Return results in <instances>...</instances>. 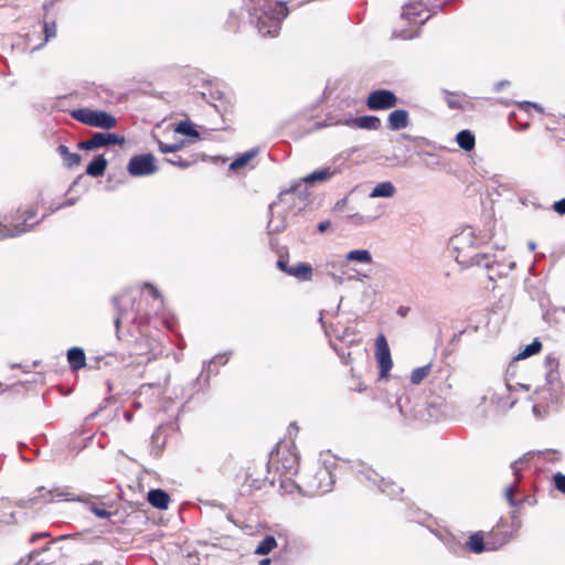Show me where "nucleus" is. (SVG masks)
Returning <instances> with one entry per match:
<instances>
[{
    "mask_svg": "<svg viewBox=\"0 0 565 565\" xmlns=\"http://www.w3.org/2000/svg\"><path fill=\"white\" fill-rule=\"evenodd\" d=\"M456 140L458 146L466 151L472 150L476 145L475 135L470 130L459 131L457 134Z\"/></svg>",
    "mask_w": 565,
    "mask_h": 565,
    "instance_id": "nucleus-28",
    "label": "nucleus"
},
{
    "mask_svg": "<svg viewBox=\"0 0 565 565\" xmlns=\"http://www.w3.org/2000/svg\"><path fill=\"white\" fill-rule=\"evenodd\" d=\"M39 492L42 493L41 497L43 498L42 501L39 500V497H34L30 500L32 505H35L38 503L42 502H50L53 499V491L52 490H45L44 488H40Z\"/></svg>",
    "mask_w": 565,
    "mask_h": 565,
    "instance_id": "nucleus-35",
    "label": "nucleus"
},
{
    "mask_svg": "<svg viewBox=\"0 0 565 565\" xmlns=\"http://www.w3.org/2000/svg\"><path fill=\"white\" fill-rule=\"evenodd\" d=\"M512 469H513V472H514V475H515V477H516V479H515V483H516V482H518V480H519V468H518V461H515V462H513V463H512Z\"/></svg>",
    "mask_w": 565,
    "mask_h": 565,
    "instance_id": "nucleus-50",
    "label": "nucleus"
},
{
    "mask_svg": "<svg viewBox=\"0 0 565 565\" xmlns=\"http://www.w3.org/2000/svg\"><path fill=\"white\" fill-rule=\"evenodd\" d=\"M89 510L97 516V518H100V519H106V518H109L111 515L110 512H108L106 509L104 508H100V507H97L96 504H92L89 507Z\"/></svg>",
    "mask_w": 565,
    "mask_h": 565,
    "instance_id": "nucleus-39",
    "label": "nucleus"
},
{
    "mask_svg": "<svg viewBox=\"0 0 565 565\" xmlns=\"http://www.w3.org/2000/svg\"><path fill=\"white\" fill-rule=\"evenodd\" d=\"M297 190H298V188H292V189L288 190L285 194L286 195H289V194L294 195V194L297 193Z\"/></svg>",
    "mask_w": 565,
    "mask_h": 565,
    "instance_id": "nucleus-53",
    "label": "nucleus"
},
{
    "mask_svg": "<svg viewBox=\"0 0 565 565\" xmlns=\"http://www.w3.org/2000/svg\"><path fill=\"white\" fill-rule=\"evenodd\" d=\"M43 32L45 35L44 42H47L50 39L56 36V24L55 22H45L43 26Z\"/></svg>",
    "mask_w": 565,
    "mask_h": 565,
    "instance_id": "nucleus-37",
    "label": "nucleus"
},
{
    "mask_svg": "<svg viewBox=\"0 0 565 565\" xmlns=\"http://www.w3.org/2000/svg\"><path fill=\"white\" fill-rule=\"evenodd\" d=\"M268 476L299 473V455L291 444L279 443L270 452L267 462Z\"/></svg>",
    "mask_w": 565,
    "mask_h": 565,
    "instance_id": "nucleus-2",
    "label": "nucleus"
},
{
    "mask_svg": "<svg viewBox=\"0 0 565 565\" xmlns=\"http://www.w3.org/2000/svg\"><path fill=\"white\" fill-rule=\"evenodd\" d=\"M67 362L70 364V369L73 372H77L81 369L86 366V355L83 349L74 347L67 351Z\"/></svg>",
    "mask_w": 565,
    "mask_h": 565,
    "instance_id": "nucleus-19",
    "label": "nucleus"
},
{
    "mask_svg": "<svg viewBox=\"0 0 565 565\" xmlns=\"http://www.w3.org/2000/svg\"><path fill=\"white\" fill-rule=\"evenodd\" d=\"M351 121H353L352 119H347L345 122L347 124H350Z\"/></svg>",
    "mask_w": 565,
    "mask_h": 565,
    "instance_id": "nucleus-58",
    "label": "nucleus"
},
{
    "mask_svg": "<svg viewBox=\"0 0 565 565\" xmlns=\"http://www.w3.org/2000/svg\"><path fill=\"white\" fill-rule=\"evenodd\" d=\"M397 97L392 90L377 89L372 92L366 100V105L372 110H383L395 107Z\"/></svg>",
    "mask_w": 565,
    "mask_h": 565,
    "instance_id": "nucleus-13",
    "label": "nucleus"
},
{
    "mask_svg": "<svg viewBox=\"0 0 565 565\" xmlns=\"http://www.w3.org/2000/svg\"><path fill=\"white\" fill-rule=\"evenodd\" d=\"M510 83L509 81H500L498 83L494 84V90L495 92H499L501 90L503 87L508 86Z\"/></svg>",
    "mask_w": 565,
    "mask_h": 565,
    "instance_id": "nucleus-47",
    "label": "nucleus"
},
{
    "mask_svg": "<svg viewBox=\"0 0 565 565\" xmlns=\"http://www.w3.org/2000/svg\"><path fill=\"white\" fill-rule=\"evenodd\" d=\"M257 152L258 151L254 149L246 151L231 162L230 169L236 171L244 168L253 158L257 156Z\"/></svg>",
    "mask_w": 565,
    "mask_h": 565,
    "instance_id": "nucleus-31",
    "label": "nucleus"
},
{
    "mask_svg": "<svg viewBox=\"0 0 565 565\" xmlns=\"http://www.w3.org/2000/svg\"><path fill=\"white\" fill-rule=\"evenodd\" d=\"M277 266L281 271L300 281H309L312 279L313 269L308 263H298L295 266H289L288 262L280 257L277 262Z\"/></svg>",
    "mask_w": 565,
    "mask_h": 565,
    "instance_id": "nucleus-14",
    "label": "nucleus"
},
{
    "mask_svg": "<svg viewBox=\"0 0 565 565\" xmlns=\"http://www.w3.org/2000/svg\"><path fill=\"white\" fill-rule=\"evenodd\" d=\"M527 246H529V249H530L531 252H533V250L535 249V247H536L535 243H534V242H532V241L527 243Z\"/></svg>",
    "mask_w": 565,
    "mask_h": 565,
    "instance_id": "nucleus-54",
    "label": "nucleus"
},
{
    "mask_svg": "<svg viewBox=\"0 0 565 565\" xmlns=\"http://www.w3.org/2000/svg\"><path fill=\"white\" fill-rule=\"evenodd\" d=\"M375 359L380 369V379H386L393 367V360L387 340L382 333L375 340Z\"/></svg>",
    "mask_w": 565,
    "mask_h": 565,
    "instance_id": "nucleus-9",
    "label": "nucleus"
},
{
    "mask_svg": "<svg viewBox=\"0 0 565 565\" xmlns=\"http://www.w3.org/2000/svg\"><path fill=\"white\" fill-rule=\"evenodd\" d=\"M127 170L132 177L152 174L157 171L154 158L151 153L135 156L129 160Z\"/></svg>",
    "mask_w": 565,
    "mask_h": 565,
    "instance_id": "nucleus-12",
    "label": "nucleus"
},
{
    "mask_svg": "<svg viewBox=\"0 0 565 565\" xmlns=\"http://www.w3.org/2000/svg\"><path fill=\"white\" fill-rule=\"evenodd\" d=\"M542 349V343L539 341V340H534L532 343L527 344L523 351H521L518 355H516V359L520 360V359H526L533 354H536L541 351Z\"/></svg>",
    "mask_w": 565,
    "mask_h": 565,
    "instance_id": "nucleus-34",
    "label": "nucleus"
},
{
    "mask_svg": "<svg viewBox=\"0 0 565 565\" xmlns=\"http://www.w3.org/2000/svg\"><path fill=\"white\" fill-rule=\"evenodd\" d=\"M277 546L276 539L271 535L265 536L255 550L257 555H267Z\"/></svg>",
    "mask_w": 565,
    "mask_h": 565,
    "instance_id": "nucleus-32",
    "label": "nucleus"
},
{
    "mask_svg": "<svg viewBox=\"0 0 565 565\" xmlns=\"http://www.w3.org/2000/svg\"><path fill=\"white\" fill-rule=\"evenodd\" d=\"M334 173L335 172L331 170V168H324L321 170L313 171L310 174L306 175L303 178V181L306 183L322 182L329 180L331 177L334 175Z\"/></svg>",
    "mask_w": 565,
    "mask_h": 565,
    "instance_id": "nucleus-29",
    "label": "nucleus"
},
{
    "mask_svg": "<svg viewBox=\"0 0 565 565\" xmlns=\"http://www.w3.org/2000/svg\"><path fill=\"white\" fill-rule=\"evenodd\" d=\"M345 203H347V199H343L342 201L337 202V204L334 205V210L340 211Z\"/></svg>",
    "mask_w": 565,
    "mask_h": 565,
    "instance_id": "nucleus-51",
    "label": "nucleus"
},
{
    "mask_svg": "<svg viewBox=\"0 0 565 565\" xmlns=\"http://www.w3.org/2000/svg\"><path fill=\"white\" fill-rule=\"evenodd\" d=\"M125 138L114 132H95L93 136L78 143V148L83 150H94L109 145H122Z\"/></svg>",
    "mask_w": 565,
    "mask_h": 565,
    "instance_id": "nucleus-11",
    "label": "nucleus"
},
{
    "mask_svg": "<svg viewBox=\"0 0 565 565\" xmlns=\"http://www.w3.org/2000/svg\"><path fill=\"white\" fill-rule=\"evenodd\" d=\"M348 337L349 335L338 337L333 343L334 350L344 360L345 363H349L351 360L350 345L353 342V340L348 339Z\"/></svg>",
    "mask_w": 565,
    "mask_h": 565,
    "instance_id": "nucleus-23",
    "label": "nucleus"
},
{
    "mask_svg": "<svg viewBox=\"0 0 565 565\" xmlns=\"http://www.w3.org/2000/svg\"><path fill=\"white\" fill-rule=\"evenodd\" d=\"M431 0H411L403 7L401 19L412 21L420 17L422 12L427 8Z\"/></svg>",
    "mask_w": 565,
    "mask_h": 565,
    "instance_id": "nucleus-18",
    "label": "nucleus"
},
{
    "mask_svg": "<svg viewBox=\"0 0 565 565\" xmlns=\"http://www.w3.org/2000/svg\"><path fill=\"white\" fill-rule=\"evenodd\" d=\"M393 36L396 39L408 40V39H413L415 35H414V33H412L411 31H407V30H401V31L395 30L393 32Z\"/></svg>",
    "mask_w": 565,
    "mask_h": 565,
    "instance_id": "nucleus-42",
    "label": "nucleus"
},
{
    "mask_svg": "<svg viewBox=\"0 0 565 565\" xmlns=\"http://www.w3.org/2000/svg\"><path fill=\"white\" fill-rule=\"evenodd\" d=\"M396 405L398 406L399 413H402V406L399 405V399L396 401Z\"/></svg>",
    "mask_w": 565,
    "mask_h": 565,
    "instance_id": "nucleus-57",
    "label": "nucleus"
},
{
    "mask_svg": "<svg viewBox=\"0 0 565 565\" xmlns=\"http://www.w3.org/2000/svg\"><path fill=\"white\" fill-rule=\"evenodd\" d=\"M353 260V250L349 252L345 255V259H334L331 262V267L335 271H339L341 275L345 276L348 279H351V268L349 266V262Z\"/></svg>",
    "mask_w": 565,
    "mask_h": 565,
    "instance_id": "nucleus-27",
    "label": "nucleus"
},
{
    "mask_svg": "<svg viewBox=\"0 0 565 565\" xmlns=\"http://www.w3.org/2000/svg\"><path fill=\"white\" fill-rule=\"evenodd\" d=\"M355 480L361 482L364 480L370 481L376 484L382 492L392 497L398 494L402 491V489L394 482L385 481L383 478H379V475L372 469H355Z\"/></svg>",
    "mask_w": 565,
    "mask_h": 565,
    "instance_id": "nucleus-10",
    "label": "nucleus"
},
{
    "mask_svg": "<svg viewBox=\"0 0 565 565\" xmlns=\"http://www.w3.org/2000/svg\"><path fill=\"white\" fill-rule=\"evenodd\" d=\"M396 186L391 181H383L377 183L370 192L369 198H393L396 194Z\"/></svg>",
    "mask_w": 565,
    "mask_h": 565,
    "instance_id": "nucleus-22",
    "label": "nucleus"
},
{
    "mask_svg": "<svg viewBox=\"0 0 565 565\" xmlns=\"http://www.w3.org/2000/svg\"><path fill=\"white\" fill-rule=\"evenodd\" d=\"M171 163L178 164L180 167H189V162L182 161L180 157H175L174 159L170 160Z\"/></svg>",
    "mask_w": 565,
    "mask_h": 565,
    "instance_id": "nucleus-46",
    "label": "nucleus"
},
{
    "mask_svg": "<svg viewBox=\"0 0 565 565\" xmlns=\"http://www.w3.org/2000/svg\"><path fill=\"white\" fill-rule=\"evenodd\" d=\"M518 106L521 110H524V111H527L529 108H531V107L536 109L540 113L543 111L542 107L539 104L531 103V102H520V103H518Z\"/></svg>",
    "mask_w": 565,
    "mask_h": 565,
    "instance_id": "nucleus-41",
    "label": "nucleus"
},
{
    "mask_svg": "<svg viewBox=\"0 0 565 565\" xmlns=\"http://www.w3.org/2000/svg\"><path fill=\"white\" fill-rule=\"evenodd\" d=\"M355 127L376 130L381 127V119L376 116L355 117Z\"/></svg>",
    "mask_w": 565,
    "mask_h": 565,
    "instance_id": "nucleus-30",
    "label": "nucleus"
},
{
    "mask_svg": "<svg viewBox=\"0 0 565 565\" xmlns=\"http://www.w3.org/2000/svg\"><path fill=\"white\" fill-rule=\"evenodd\" d=\"M57 152L62 157L63 162L67 168L77 167L82 161L81 156L76 152H71L65 145H60Z\"/></svg>",
    "mask_w": 565,
    "mask_h": 565,
    "instance_id": "nucleus-26",
    "label": "nucleus"
},
{
    "mask_svg": "<svg viewBox=\"0 0 565 565\" xmlns=\"http://www.w3.org/2000/svg\"><path fill=\"white\" fill-rule=\"evenodd\" d=\"M515 489H516L515 484H513V486L508 487L504 491V495H505L508 502L510 503V505H515V501L513 499V493H514Z\"/></svg>",
    "mask_w": 565,
    "mask_h": 565,
    "instance_id": "nucleus-44",
    "label": "nucleus"
},
{
    "mask_svg": "<svg viewBox=\"0 0 565 565\" xmlns=\"http://www.w3.org/2000/svg\"><path fill=\"white\" fill-rule=\"evenodd\" d=\"M363 280L364 279L360 280L362 282V287L359 296V310L362 312H369L376 302L377 290L372 285L364 284Z\"/></svg>",
    "mask_w": 565,
    "mask_h": 565,
    "instance_id": "nucleus-16",
    "label": "nucleus"
},
{
    "mask_svg": "<svg viewBox=\"0 0 565 565\" xmlns=\"http://www.w3.org/2000/svg\"><path fill=\"white\" fill-rule=\"evenodd\" d=\"M334 477L324 463L317 462L301 475V493L310 497L321 495L332 490Z\"/></svg>",
    "mask_w": 565,
    "mask_h": 565,
    "instance_id": "nucleus-3",
    "label": "nucleus"
},
{
    "mask_svg": "<svg viewBox=\"0 0 565 565\" xmlns=\"http://www.w3.org/2000/svg\"><path fill=\"white\" fill-rule=\"evenodd\" d=\"M143 288L148 289L151 297L153 299H160L161 300V295H160V291L153 286L151 285L150 282H145L143 284Z\"/></svg>",
    "mask_w": 565,
    "mask_h": 565,
    "instance_id": "nucleus-43",
    "label": "nucleus"
},
{
    "mask_svg": "<svg viewBox=\"0 0 565 565\" xmlns=\"http://www.w3.org/2000/svg\"><path fill=\"white\" fill-rule=\"evenodd\" d=\"M553 209L556 213L561 215L565 214V198L559 201H556L553 205Z\"/></svg>",
    "mask_w": 565,
    "mask_h": 565,
    "instance_id": "nucleus-45",
    "label": "nucleus"
},
{
    "mask_svg": "<svg viewBox=\"0 0 565 565\" xmlns=\"http://www.w3.org/2000/svg\"><path fill=\"white\" fill-rule=\"evenodd\" d=\"M555 487L565 494V475L556 473L554 476Z\"/></svg>",
    "mask_w": 565,
    "mask_h": 565,
    "instance_id": "nucleus-40",
    "label": "nucleus"
},
{
    "mask_svg": "<svg viewBox=\"0 0 565 565\" xmlns=\"http://www.w3.org/2000/svg\"><path fill=\"white\" fill-rule=\"evenodd\" d=\"M548 372L546 374L547 388L537 390L535 394L539 395L537 403L533 405V413L535 416L541 417L546 413L543 403H557L562 395V384L559 382L558 372L556 371L557 362L554 358L546 359Z\"/></svg>",
    "mask_w": 565,
    "mask_h": 565,
    "instance_id": "nucleus-4",
    "label": "nucleus"
},
{
    "mask_svg": "<svg viewBox=\"0 0 565 565\" xmlns=\"http://www.w3.org/2000/svg\"><path fill=\"white\" fill-rule=\"evenodd\" d=\"M108 162L104 156H97L86 168V173L93 178L103 177Z\"/></svg>",
    "mask_w": 565,
    "mask_h": 565,
    "instance_id": "nucleus-24",
    "label": "nucleus"
},
{
    "mask_svg": "<svg viewBox=\"0 0 565 565\" xmlns=\"http://www.w3.org/2000/svg\"><path fill=\"white\" fill-rule=\"evenodd\" d=\"M467 546L475 553H482L494 548L489 542L483 541V536L480 533L470 535Z\"/></svg>",
    "mask_w": 565,
    "mask_h": 565,
    "instance_id": "nucleus-25",
    "label": "nucleus"
},
{
    "mask_svg": "<svg viewBox=\"0 0 565 565\" xmlns=\"http://www.w3.org/2000/svg\"><path fill=\"white\" fill-rule=\"evenodd\" d=\"M266 479L271 484L278 482L282 493L292 494L297 491L301 492V475L267 476Z\"/></svg>",
    "mask_w": 565,
    "mask_h": 565,
    "instance_id": "nucleus-15",
    "label": "nucleus"
},
{
    "mask_svg": "<svg viewBox=\"0 0 565 565\" xmlns=\"http://www.w3.org/2000/svg\"><path fill=\"white\" fill-rule=\"evenodd\" d=\"M409 307H404V306H401L398 309H397V315L401 316V317H406L409 312Z\"/></svg>",
    "mask_w": 565,
    "mask_h": 565,
    "instance_id": "nucleus-48",
    "label": "nucleus"
},
{
    "mask_svg": "<svg viewBox=\"0 0 565 565\" xmlns=\"http://www.w3.org/2000/svg\"><path fill=\"white\" fill-rule=\"evenodd\" d=\"M448 104H449V107H451V108H459L460 107V105L457 102H455V100H449Z\"/></svg>",
    "mask_w": 565,
    "mask_h": 565,
    "instance_id": "nucleus-52",
    "label": "nucleus"
},
{
    "mask_svg": "<svg viewBox=\"0 0 565 565\" xmlns=\"http://www.w3.org/2000/svg\"><path fill=\"white\" fill-rule=\"evenodd\" d=\"M114 323L116 328V337L119 341L126 343L129 356L141 358L146 361L151 360V358L153 356V348L152 340L149 337L145 334H139L135 339H130L127 335L122 334L120 332L121 313H118L115 317Z\"/></svg>",
    "mask_w": 565,
    "mask_h": 565,
    "instance_id": "nucleus-7",
    "label": "nucleus"
},
{
    "mask_svg": "<svg viewBox=\"0 0 565 565\" xmlns=\"http://www.w3.org/2000/svg\"><path fill=\"white\" fill-rule=\"evenodd\" d=\"M480 244L477 239L472 228L467 227L450 239L451 248L456 252V260L458 264L469 266H481L484 268H492L493 260L491 256L484 253H476V247Z\"/></svg>",
    "mask_w": 565,
    "mask_h": 565,
    "instance_id": "nucleus-1",
    "label": "nucleus"
},
{
    "mask_svg": "<svg viewBox=\"0 0 565 565\" xmlns=\"http://www.w3.org/2000/svg\"><path fill=\"white\" fill-rule=\"evenodd\" d=\"M388 128L391 130H401L409 124L408 113L404 109H396L388 115Z\"/></svg>",
    "mask_w": 565,
    "mask_h": 565,
    "instance_id": "nucleus-20",
    "label": "nucleus"
},
{
    "mask_svg": "<svg viewBox=\"0 0 565 565\" xmlns=\"http://www.w3.org/2000/svg\"><path fill=\"white\" fill-rule=\"evenodd\" d=\"M148 501L153 508L166 510L169 507L170 497L161 489H153L148 492Z\"/></svg>",
    "mask_w": 565,
    "mask_h": 565,
    "instance_id": "nucleus-21",
    "label": "nucleus"
},
{
    "mask_svg": "<svg viewBox=\"0 0 565 565\" xmlns=\"http://www.w3.org/2000/svg\"><path fill=\"white\" fill-rule=\"evenodd\" d=\"M72 117L87 126L103 129H111L117 125L115 116L104 110L78 108L72 111Z\"/></svg>",
    "mask_w": 565,
    "mask_h": 565,
    "instance_id": "nucleus-8",
    "label": "nucleus"
},
{
    "mask_svg": "<svg viewBox=\"0 0 565 565\" xmlns=\"http://www.w3.org/2000/svg\"><path fill=\"white\" fill-rule=\"evenodd\" d=\"M527 127H529V122L522 124V125L520 126V128H521L522 130L526 129Z\"/></svg>",
    "mask_w": 565,
    "mask_h": 565,
    "instance_id": "nucleus-56",
    "label": "nucleus"
},
{
    "mask_svg": "<svg viewBox=\"0 0 565 565\" xmlns=\"http://www.w3.org/2000/svg\"><path fill=\"white\" fill-rule=\"evenodd\" d=\"M270 563L269 558H265L260 561V565H268Z\"/></svg>",
    "mask_w": 565,
    "mask_h": 565,
    "instance_id": "nucleus-55",
    "label": "nucleus"
},
{
    "mask_svg": "<svg viewBox=\"0 0 565 565\" xmlns=\"http://www.w3.org/2000/svg\"><path fill=\"white\" fill-rule=\"evenodd\" d=\"M287 14V8L279 1H266L258 17L257 28L263 35L276 36L280 31V21Z\"/></svg>",
    "mask_w": 565,
    "mask_h": 565,
    "instance_id": "nucleus-5",
    "label": "nucleus"
},
{
    "mask_svg": "<svg viewBox=\"0 0 565 565\" xmlns=\"http://www.w3.org/2000/svg\"><path fill=\"white\" fill-rule=\"evenodd\" d=\"M182 147L181 143H172V145H168V143H164V142H159V150L162 152V153H168V152H175L178 150H180Z\"/></svg>",
    "mask_w": 565,
    "mask_h": 565,
    "instance_id": "nucleus-38",
    "label": "nucleus"
},
{
    "mask_svg": "<svg viewBox=\"0 0 565 565\" xmlns=\"http://www.w3.org/2000/svg\"><path fill=\"white\" fill-rule=\"evenodd\" d=\"M330 226V222L329 221H324V222H321L319 223L318 225V230L319 232H324L328 227Z\"/></svg>",
    "mask_w": 565,
    "mask_h": 565,
    "instance_id": "nucleus-49",
    "label": "nucleus"
},
{
    "mask_svg": "<svg viewBox=\"0 0 565 565\" xmlns=\"http://www.w3.org/2000/svg\"><path fill=\"white\" fill-rule=\"evenodd\" d=\"M355 264L369 265V268L365 271L355 268V280L369 278L371 274L374 271L372 256L370 252L366 249H355Z\"/></svg>",
    "mask_w": 565,
    "mask_h": 565,
    "instance_id": "nucleus-17",
    "label": "nucleus"
},
{
    "mask_svg": "<svg viewBox=\"0 0 565 565\" xmlns=\"http://www.w3.org/2000/svg\"><path fill=\"white\" fill-rule=\"evenodd\" d=\"M175 131L186 136H198L196 130L186 121H181L177 126Z\"/></svg>",
    "mask_w": 565,
    "mask_h": 565,
    "instance_id": "nucleus-36",
    "label": "nucleus"
},
{
    "mask_svg": "<svg viewBox=\"0 0 565 565\" xmlns=\"http://www.w3.org/2000/svg\"><path fill=\"white\" fill-rule=\"evenodd\" d=\"M431 371V363H428L424 366L416 367L411 373V382L414 385H418L423 382L425 377L428 376V374Z\"/></svg>",
    "mask_w": 565,
    "mask_h": 565,
    "instance_id": "nucleus-33",
    "label": "nucleus"
},
{
    "mask_svg": "<svg viewBox=\"0 0 565 565\" xmlns=\"http://www.w3.org/2000/svg\"><path fill=\"white\" fill-rule=\"evenodd\" d=\"M38 214L36 206H29L24 210H18L14 214L0 216V226L3 227L4 236H17L28 232L33 227V224L28 222L34 218Z\"/></svg>",
    "mask_w": 565,
    "mask_h": 565,
    "instance_id": "nucleus-6",
    "label": "nucleus"
}]
</instances>
